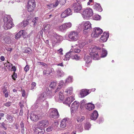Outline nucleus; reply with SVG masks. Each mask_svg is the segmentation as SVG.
Segmentation results:
<instances>
[{"label":"nucleus","mask_w":134,"mask_h":134,"mask_svg":"<svg viewBox=\"0 0 134 134\" xmlns=\"http://www.w3.org/2000/svg\"><path fill=\"white\" fill-rule=\"evenodd\" d=\"M49 122L47 120H41L39 121L37 124V127L45 128L48 125Z\"/></svg>","instance_id":"obj_11"},{"label":"nucleus","mask_w":134,"mask_h":134,"mask_svg":"<svg viewBox=\"0 0 134 134\" xmlns=\"http://www.w3.org/2000/svg\"><path fill=\"white\" fill-rule=\"evenodd\" d=\"M35 0H29L28 2L27 9L29 12H32L34 10L35 7Z\"/></svg>","instance_id":"obj_7"},{"label":"nucleus","mask_w":134,"mask_h":134,"mask_svg":"<svg viewBox=\"0 0 134 134\" xmlns=\"http://www.w3.org/2000/svg\"><path fill=\"white\" fill-rule=\"evenodd\" d=\"M53 129V126L52 125L51 126H49L46 128V131L47 132H49L52 130Z\"/></svg>","instance_id":"obj_46"},{"label":"nucleus","mask_w":134,"mask_h":134,"mask_svg":"<svg viewBox=\"0 0 134 134\" xmlns=\"http://www.w3.org/2000/svg\"><path fill=\"white\" fill-rule=\"evenodd\" d=\"M80 127V128L78 129L79 131L80 132H82L83 130V127L82 126V125L81 124H79V127Z\"/></svg>","instance_id":"obj_53"},{"label":"nucleus","mask_w":134,"mask_h":134,"mask_svg":"<svg viewBox=\"0 0 134 134\" xmlns=\"http://www.w3.org/2000/svg\"><path fill=\"white\" fill-rule=\"evenodd\" d=\"M75 99L74 96L72 95L70 97L66 98L65 101H64V103L68 105L69 107L71 103Z\"/></svg>","instance_id":"obj_16"},{"label":"nucleus","mask_w":134,"mask_h":134,"mask_svg":"<svg viewBox=\"0 0 134 134\" xmlns=\"http://www.w3.org/2000/svg\"><path fill=\"white\" fill-rule=\"evenodd\" d=\"M28 24V22L26 20H24L19 23L16 26L18 29H23Z\"/></svg>","instance_id":"obj_18"},{"label":"nucleus","mask_w":134,"mask_h":134,"mask_svg":"<svg viewBox=\"0 0 134 134\" xmlns=\"http://www.w3.org/2000/svg\"><path fill=\"white\" fill-rule=\"evenodd\" d=\"M103 32L102 30L99 27L94 28L92 34L91 36L93 38L97 37Z\"/></svg>","instance_id":"obj_9"},{"label":"nucleus","mask_w":134,"mask_h":134,"mask_svg":"<svg viewBox=\"0 0 134 134\" xmlns=\"http://www.w3.org/2000/svg\"><path fill=\"white\" fill-rule=\"evenodd\" d=\"M4 96L5 98H7L8 97L9 93L8 91H7L4 93Z\"/></svg>","instance_id":"obj_62"},{"label":"nucleus","mask_w":134,"mask_h":134,"mask_svg":"<svg viewBox=\"0 0 134 134\" xmlns=\"http://www.w3.org/2000/svg\"><path fill=\"white\" fill-rule=\"evenodd\" d=\"M12 20L10 16L6 15L4 16L3 18L4 28L5 30L10 29L14 26Z\"/></svg>","instance_id":"obj_2"},{"label":"nucleus","mask_w":134,"mask_h":134,"mask_svg":"<svg viewBox=\"0 0 134 134\" xmlns=\"http://www.w3.org/2000/svg\"><path fill=\"white\" fill-rule=\"evenodd\" d=\"M44 128L40 127H36L34 129V132L37 134H43L45 130Z\"/></svg>","instance_id":"obj_17"},{"label":"nucleus","mask_w":134,"mask_h":134,"mask_svg":"<svg viewBox=\"0 0 134 134\" xmlns=\"http://www.w3.org/2000/svg\"><path fill=\"white\" fill-rule=\"evenodd\" d=\"M82 15L83 18L88 19L93 15V10L90 8L85 9L83 10Z\"/></svg>","instance_id":"obj_5"},{"label":"nucleus","mask_w":134,"mask_h":134,"mask_svg":"<svg viewBox=\"0 0 134 134\" xmlns=\"http://www.w3.org/2000/svg\"><path fill=\"white\" fill-rule=\"evenodd\" d=\"M58 29L59 31L63 32L66 30L64 24L59 25L58 27Z\"/></svg>","instance_id":"obj_29"},{"label":"nucleus","mask_w":134,"mask_h":134,"mask_svg":"<svg viewBox=\"0 0 134 134\" xmlns=\"http://www.w3.org/2000/svg\"><path fill=\"white\" fill-rule=\"evenodd\" d=\"M107 54V52L106 50L104 49H102V53L100 57H106Z\"/></svg>","instance_id":"obj_31"},{"label":"nucleus","mask_w":134,"mask_h":134,"mask_svg":"<svg viewBox=\"0 0 134 134\" xmlns=\"http://www.w3.org/2000/svg\"><path fill=\"white\" fill-rule=\"evenodd\" d=\"M59 100L62 101L64 99V96L63 95L62 93L60 92L59 93Z\"/></svg>","instance_id":"obj_45"},{"label":"nucleus","mask_w":134,"mask_h":134,"mask_svg":"<svg viewBox=\"0 0 134 134\" xmlns=\"http://www.w3.org/2000/svg\"><path fill=\"white\" fill-rule=\"evenodd\" d=\"M80 104L76 101H74L71 104V110L72 112H75L78 109Z\"/></svg>","instance_id":"obj_15"},{"label":"nucleus","mask_w":134,"mask_h":134,"mask_svg":"<svg viewBox=\"0 0 134 134\" xmlns=\"http://www.w3.org/2000/svg\"><path fill=\"white\" fill-rule=\"evenodd\" d=\"M93 7L94 9L100 12H101L102 10V9L99 4H96Z\"/></svg>","instance_id":"obj_28"},{"label":"nucleus","mask_w":134,"mask_h":134,"mask_svg":"<svg viewBox=\"0 0 134 134\" xmlns=\"http://www.w3.org/2000/svg\"><path fill=\"white\" fill-rule=\"evenodd\" d=\"M2 90L3 93H5V92H7V88H2Z\"/></svg>","instance_id":"obj_61"},{"label":"nucleus","mask_w":134,"mask_h":134,"mask_svg":"<svg viewBox=\"0 0 134 134\" xmlns=\"http://www.w3.org/2000/svg\"><path fill=\"white\" fill-rule=\"evenodd\" d=\"M98 116V113L96 110L94 111L92 114L91 116L90 119L91 120H95L97 118Z\"/></svg>","instance_id":"obj_24"},{"label":"nucleus","mask_w":134,"mask_h":134,"mask_svg":"<svg viewBox=\"0 0 134 134\" xmlns=\"http://www.w3.org/2000/svg\"><path fill=\"white\" fill-rule=\"evenodd\" d=\"M40 116V115H37L36 113H31L30 114V118L33 121H37Z\"/></svg>","instance_id":"obj_19"},{"label":"nucleus","mask_w":134,"mask_h":134,"mask_svg":"<svg viewBox=\"0 0 134 134\" xmlns=\"http://www.w3.org/2000/svg\"><path fill=\"white\" fill-rule=\"evenodd\" d=\"M46 95L48 96V95L50 96H52V93L51 91L49 90L48 88H47L46 89Z\"/></svg>","instance_id":"obj_42"},{"label":"nucleus","mask_w":134,"mask_h":134,"mask_svg":"<svg viewBox=\"0 0 134 134\" xmlns=\"http://www.w3.org/2000/svg\"><path fill=\"white\" fill-rule=\"evenodd\" d=\"M86 43L83 42H81L79 43V46L80 48H82L86 44Z\"/></svg>","instance_id":"obj_51"},{"label":"nucleus","mask_w":134,"mask_h":134,"mask_svg":"<svg viewBox=\"0 0 134 134\" xmlns=\"http://www.w3.org/2000/svg\"><path fill=\"white\" fill-rule=\"evenodd\" d=\"M52 36H55V38L56 40H52V43H55L61 41L63 40V37L62 36L57 35L55 32H53L52 34Z\"/></svg>","instance_id":"obj_14"},{"label":"nucleus","mask_w":134,"mask_h":134,"mask_svg":"<svg viewBox=\"0 0 134 134\" xmlns=\"http://www.w3.org/2000/svg\"><path fill=\"white\" fill-rule=\"evenodd\" d=\"M79 26L80 28H83V33L84 34L88 32L91 29V24L89 21H83L79 25Z\"/></svg>","instance_id":"obj_3"},{"label":"nucleus","mask_w":134,"mask_h":134,"mask_svg":"<svg viewBox=\"0 0 134 134\" xmlns=\"http://www.w3.org/2000/svg\"><path fill=\"white\" fill-rule=\"evenodd\" d=\"M93 0H89V1L87 2L88 5H90L92 4V3H93Z\"/></svg>","instance_id":"obj_56"},{"label":"nucleus","mask_w":134,"mask_h":134,"mask_svg":"<svg viewBox=\"0 0 134 134\" xmlns=\"http://www.w3.org/2000/svg\"><path fill=\"white\" fill-rule=\"evenodd\" d=\"M38 17H36L33 19L32 22L34 23V25H35L37 24V23L38 21Z\"/></svg>","instance_id":"obj_43"},{"label":"nucleus","mask_w":134,"mask_h":134,"mask_svg":"<svg viewBox=\"0 0 134 134\" xmlns=\"http://www.w3.org/2000/svg\"><path fill=\"white\" fill-rule=\"evenodd\" d=\"M72 87H70L68 88L65 91V92L68 94H70L71 93H72Z\"/></svg>","instance_id":"obj_40"},{"label":"nucleus","mask_w":134,"mask_h":134,"mask_svg":"<svg viewBox=\"0 0 134 134\" xmlns=\"http://www.w3.org/2000/svg\"><path fill=\"white\" fill-rule=\"evenodd\" d=\"M89 50L90 55L94 60H97L100 59L99 54L100 53V48L95 46H92L90 48Z\"/></svg>","instance_id":"obj_1"},{"label":"nucleus","mask_w":134,"mask_h":134,"mask_svg":"<svg viewBox=\"0 0 134 134\" xmlns=\"http://www.w3.org/2000/svg\"><path fill=\"white\" fill-rule=\"evenodd\" d=\"M85 107L89 111H91L94 109L95 106L93 104L89 103L86 104Z\"/></svg>","instance_id":"obj_25"},{"label":"nucleus","mask_w":134,"mask_h":134,"mask_svg":"<svg viewBox=\"0 0 134 134\" xmlns=\"http://www.w3.org/2000/svg\"><path fill=\"white\" fill-rule=\"evenodd\" d=\"M12 77L13 79H14L15 78H16L17 77V75L16 74H15L14 72V74L12 76Z\"/></svg>","instance_id":"obj_59"},{"label":"nucleus","mask_w":134,"mask_h":134,"mask_svg":"<svg viewBox=\"0 0 134 134\" xmlns=\"http://www.w3.org/2000/svg\"><path fill=\"white\" fill-rule=\"evenodd\" d=\"M71 58L73 59H75L76 60H79L80 59V56L77 54L74 55L72 54V56H71Z\"/></svg>","instance_id":"obj_32"},{"label":"nucleus","mask_w":134,"mask_h":134,"mask_svg":"<svg viewBox=\"0 0 134 134\" xmlns=\"http://www.w3.org/2000/svg\"><path fill=\"white\" fill-rule=\"evenodd\" d=\"M73 50L72 49H71L69 52L66 53L65 57L63 58V59L64 60H69L71 56H72V54H73Z\"/></svg>","instance_id":"obj_20"},{"label":"nucleus","mask_w":134,"mask_h":134,"mask_svg":"<svg viewBox=\"0 0 134 134\" xmlns=\"http://www.w3.org/2000/svg\"><path fill=\"white\" fill-rule=\"evenodd\" d=\"M36 83L34 82H32L31 84V89L32 90L36 88Z\"/></svg>","instance_id":"obj_49"},{"label":"nucleus","mask_w":134,"mask_h":134,"mask_svg":"<svg viewBox=\"0 0 134 134\" xmlns=\"http://www.w3.org/2000/svg\"><path fill=\"white\" fill-rule=\"evenodd\" d=\"M29 70V66L27 65L24 68V70L26 72H27Z\"/></svg>","instance_id":"obj_55"},{"label":"nucleus","mask_w":134,"mask_h":134,"mask_svg":"<svg viewBox=\"0 0 134 134\" xmlns=\"http://www.w3.org/2000/svg\"><path fill=\"white\" fill-rule=\"evenodd\" d=\"M47 74L50 75L51 73H53L54 72V70L52 68H49L47 70Z\"/></svg>","instance_id":"obj_35"},{"label":"nucleus","mask_w":134,"mask_h":134,"mask_svg":"<svg viewBox=\"0 0 134 134\" xmlns=\"http://www.w3.org/2000/svg\"><path fill=\"white\" fill-rule=\"evenodd\" d=\"M38 105V107L39 108L41 109H47L48 108V104L47 101H45L42 102V103H38L37 104Z\"/></svg>","instance_id":"obj_12"},{"label":"nucleus","mask_w":134,"mask_h":134,"mask_svg":"<svg viewBox=\"0 0 134 134\" xmlns=\"http://www.w3.org/2000/svg\"><path fill=\"white\" fill-rule=\"evenodd\" d=\"M109 36V33L104 32L103 33V35L102 36L100 40L104 42H106L108 40Z\"/></svg>","instance_id":"obj_22"},{"label":"nucleus","mask_w":134,"mask_h":134,"mask_svg":"<svg viewBox=\"0 0 134 134\" xmlns=\"http://www.w3.org/2000/svg\"><path fill=\"white\" fill-rule=\"evenodd\" d=\"M72 81V76H69L66 80V82H70Z\"/></svg>","instance_id":"obj_47"},{"label":"nucleus","mask_w":134,"mask_h":134,"mask_svg":"<svg viewBox=\"0 0 134 134\" xmlns=\"http://www.w3.org/2000/svg\"><path fill=\"white\" fill-rule=\"evenodd\" d=\"M69 38L72 41H76L79 37V33L77 31H73L70 32L69 35Z\"/></svg>","instance_id":"obj_8"},{"label":"nucleus","mask_w":134,"mask_h":134,"mask_svg":"<svg viewBox=\"0 0 134 134\" xmlns=\"http://www.w3.org/2000/svg\"><path fill=\"white\" fill-rule=\"evenodd\" d=\"M11 103L10 102H9L7 103L4 104V105L6 107H9L11 105Z\"/></svg>","instance_id":"obj_57"},{"label":"nucleus","mask_w":134,"mask_h":134,"mask_svg":"<svg viewBox=\"0 0 134 134\" xmlns=\"http://www.w3.org/2000/svg\"><path fill=\"white\" fill-rule=\"evenodd\" d=\"M57 83L56 82L53 81L51 82L49 85L50 87L52 88H53L56 86Z\"/></svg>","instance_id":"obj_36"},{"label":"nucleus","mask_w":134,"mask_h":134,"mask_svg":"<svg viewBox=\"0 0 134 134\" xmlns=\"http://www.w3.org/2000/svg\"><path fill=\"white\" fill-rule=\"evenodd\" d=\"M50 28V25L49 24H47L46 25L44 28V30L47 31L49 30Z\"/></svg>","instance_id":"obj_48"},{"label":"nucleus","mask_w":134,"mask_h":134,"mask_svg":"<svg viewBox=\"0 0 134 134\" xmlns=\"http://www.w3.org/2000/svg\"><path fill=\"white\" fill-rule=\"evenodd\" d=\"M59 3V1H57L54 4H50L49 5H47V8L49 9H50L51 8H54L57 6Z\"/></svg>","instance_id":"obj_26"},{"label":"nucleus","mask_w":134,"mask_h":134,"mask_svg":"<svg viewBox=\"0 0 134 134\" xmlns=\"http://www.w3.org/2000/svg\"><path fill=\"white\" fill-rule=\"evenodd\" d=\"M21 91L22 96L23 97H25L26 95L25 91L24 90H21Z\"/></svg>","instance_id":"obj_54"},{"label":"nucleus","mask_w":134,"mask_h":134,"mask_svg":"<svg viewBox=\"0 0 134 134\" xmlns=\"http://www.w3.org/2000/svg\"><path fill=\"white\" fill-rule=\"evenodd\" d=\"M64 24H65V26L66 30L71 27L72 26V23L70 22L66 23H64Z\"/></svg>","instance_id":"obj_34"},{"label":"nucleus","mask_w":134,"mask_h":134,"mask_svg":"<svg viewBox=\"0 0 134 134\" xmlns=\"http://www.w3.org/2000/svg\"><path fill=\"white\" fill-rule=\"evenodd\" d=\"M23 113V111L22 109H21L20 112L19 113V114L20 115H22Z\"/></svg>","instance_id":"obj_64"},{"label":"nucleus","mask_w":134,"mask_h":134,"mask_svg":"<svg viewBox=\"0 0 134 134\" xmlns=\"http://www.w3.org/2000/svg\"><path fill=\"white\" fill-rule=\"evenodd\" d=\"M73 49V54L74 53H79L81 51L80 49L78 48H74V49Z\"/></svg>","instance_id":"obj_44"},{"label":"nucleus","mask_w":134,"mask_h":134,"mask_svg":"<svg viewBox=\"0 0 134 134\" xmlns=\"http://www.w3.org/2000/svg\"><path fill=\"white\" fill-rule=\"evenodd\" d=\"M84 60L86 64H89L91 62V58L88 55H85L84 57Z\"/></svg>","instance_id":"obj_27"},{"label":"nucleus","mask_w":134,"mask_h":134,"mask_svg":"<svg viewBox=\"0 0 134 134\" xmlns=\"http://www.w3.org/2000/svg\"><path fill=\"white\" fill-rule=\"evenodd\" d=\"M4 65L5 66H6L8 69L10 70L11 68L10 64L9 62H7L4 63Z\"/></svg>","instance_id":"obj_41"},{"label":"nucleus","mask_w":134,"mask_h":134,"mask_svg":"<svg viewBox=\"0 0 134 134\" xmlns=\"http://www.w3.org/2000/svg\"><path fill=\"white\" fill-rule=\"evenodd\" d=\"M93 20H99L101 19V17L98 15H96L93 16Z\"/></svg>","instance_id":"obj_39"},{"label":"nucleus","mask_w":134,"mask_h":134,"mask_svg":"<svg viewBox=\"0 0 134 134\" xmlns=\"http://www.w3.org/2000/svg\"><path fill=\"white\" fill-rule=\"evenodd\" d=\"M12 64H11V66H12V70L14 72L16 71V68L15 66H13Z\"/></svg>","instance_id":"obj_60"},{"label":"nucleus","mask_w":134,"mask_h":134,"mask_svg":"<svg viewBox=\"0 0 134 134\" xmlns=\"http://www.w3.org/2000/svg\"><path fill=\"white\" fill-rule=\"evenodd\" d=\"M46 94L45 92H43L41 93L36 100L34 105H33V107L34 109L37 108L38 106V105H37V104L39 103H40L41 102L42 103V102L45 101L44 100L46 99Z\"/></svg>","instance_id":"obj_4"},{"label":"nucleus","mask_w":134,"mask_h":134,"mask_svg":"<svg viewBox=\"0 0 134 134\" xmlns=\"http://www.w3.org/2000/svg\"><path fill=\"white\" fill-rule=\"evenodd\" d=\"M20 125L21 126V129H24V123L22 121L21 122L20 124Z\"/></svg>","instance_id":"obj_63"},{"label":"nucleus","mask_w":134,"mask_h":134,"mask_svg":"<svg viewBox=\"0 0 134 134\" xmlns=\"http://www.w3.org/2000/svg\"><path fill=\"white\" fill-rule=\"evenodd\" d=\"M89 91L88 90L86 89L82 90L80 92L79 97L81 98L84 97L89 93Z\"/></svg>","instance_id":"obj_21"},{"label":"nucleus","mask_w":134,"mask_h":134,"mask_svg":"<svg viewBox=\"0 0 134 134\" xmlns=\"http://www.w3.org/2000/svg\"><path fill=\"white\" fill-rule=\"evenodd\" d=\"M86 101V100H83L81 101V106H83L85 104Z\"/></svg>","instance_id":"obj_58"},{"label":"nucleus","mask_w":134,"mask_h":134,"mask_svg":"<svg viewBox=\"0 0 134 134\" xmlns=\"http://www.w3.org/2000/svg\"><path fill=\"white\" fill-rule=\"evenodd\" d=\"M91 126V125L89 122H87L85 125V130H89Z\"/></svg>","instance_id":"obj_37"},{"label":"nucleus","mask_w":134,"mask_h":134,"mask_svg":"<svg viewBox=\"0 0 134 134\" xmlns=\"http://www.w3.org/2000/svg\"><path fill=\"white\" fill-rule=\"evenodd\" d=\"M85 119V117L83 116H81L78 117L77 118V121L78 122H82Z\"/></svg>","instance_id":"obj_38"},{"label":"nucleus","mask_w":134,"mask_h":134,"mask_svg":"<svg viewBox=\"0 0 134 134\" xmlns=\"http://www.w3.org/2000/svg\"><path fill=\"white\" fill-rule=\"evenodd\" d=\"M64 83V82L63 81L61 80L59 82L58 86L61 88L63 86Z\"/></svg>","instance_id":"obj_50"},{"label":"nucleus","mask_w":134,"mask_h":134,"mask_svg":"<svg viewBox=\"0 0 134 134\" xmlns=\"http://www.w3.org/2000/svg\"><path fill=\"white\" fill-rule=\"evenodd\" d=\"M77 2L73 4L72 7L74 9L75 12L78 13L82 9L81 1L82 0H76Z\"/></svg>","instance_id":"obj_6"},{"label":"nucleus","mask_w":134,"mask_h":134,"mask_svg":"<svg viewBox=\"0 0 134 134\" xmlns=\"http://www.w3.org/2000/svg\"><path fill=\"white\" fill-rule=\"evenodd\" d=\"M72 14V12L70 8H68L61 14V17L62 18H65Z\"/></svg>","instance_id":"obj_13"},{"label":"nucleus","mask_w":134,"mask_h":134,"mask_svg":"<svg viewBox=\"0 0 134 134\" xmlns=\"http://www.w3.org/2000/svg\"><path fill=\"white\" fill-rule=\"evenodd\" d=\"M5 124L4 122L2 123H0V127L4 128L5 130L7 129V128L5 127Z\"/></svg>","instance_id":"obj_52"},{"label":"nucleus","mask_w":134,"mask_h":134,"mask_svg":"<svg viewBox=\"0 0 134 134\" xmlns=\"http://www.w3.org/2000/svg\"><path fill=\"white\" fill-rule=\"evenodd\" d=\"M24 32L23 30L20 31L18 33H17L15 36V38L16 39H18L21 37L22 35H23Z\"/></svg>","instance_id":"obj_30"},{"label":"nucleus","mask_w":134,"mask_h":134,"mask_svg":"<svg viewBox=\"0 0 134 134\" xmlns=\"http://www.w3.org/2000/svg\"><path fill=\"white\" fill-rule=\"evenodd\" d=\"M69 119L65 118L63 119L61 122L60 127L62 128H65L68 122Z\"/></svg>","instance_id":"obj_23"},{"label":"nucleus","mask_w":134,"mask_h":134,"mask_svg":"<svg viewBox=\"0 0 134 134\" xmlns=\"http://www.w3.org/2000/svg\"><path fill=\"white\" fill-rule=\"evenodd\" d=\"M57 74L58 76L62 77L64 75V72L63 71L60 69H58L57 70Z\"/></svg>","instance_id":"obj_33"},{"label":"nucleus","mask_w":134,"mask_h":134,"mask_svg":"<svg viewBox=\"0 0 134 134\" xmlns=\"http://www.w3.org/2000/svg\"><path fill=\"white\" fill-rule=\"evenodd\" d=\"M49 112L50 115L52 118L54 119L58 118L59 115L57 109L55 108H52L50 109Z\"/></svg>","instance_id":"obj_10"}]
</instances>
